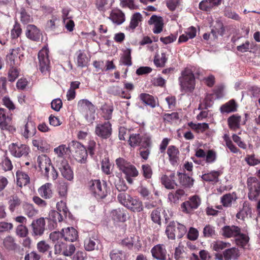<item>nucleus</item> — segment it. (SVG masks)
Wrapping results in <instances>:
<instances>
[{"label":"nucleus","instance_id":"nucleus-13","mask_svg":"<svg viewBox=\"0 0 260 260\" xmlns=\"http://www.w3.org/2000/svg\"><path fill=\"white\" fill-rule=\"evenodd\" d=\"M57 167L60 170L62 176L68 180L71 181L74 177L73 172L67 160L58 161Z\"/></svg>","mask_w":260,"mask_h":260},{"label":"nucleus","instance_id":"nucleus-48","mask_svg":"<svg viewBox=\"0 0 260 260\" xmlns=\"http://www.w3.org/2000/svg\"><path fill=\"white\" fill-rule=\"evenodd\" d=\"M77 106L80 111L84 112L93 107L94 106L88 100L82 99L78 102Z\"/></svg>","mask_w":260,"mask_h":260},{"label":"nucleus","instance_id":"nucleus-31","mask_svg":"<svg viewBox=\"0 0 260 260\" xmlns=\"http://www.w3.org/2000/svg\"><path fill=\"white\" fill-rule=\"evenodd\" d=\"M16 176L17 184L20 187L25 186L29 183V177L26 173L19 170L17 171Z\"/></svg>","mask_w":260,"mask_h":260},{"label":"nucleus","instance_id":"nucleus-39","mask_svg":"<svg viewBox=\"0 0 260 260\" xmlns=\"http://www.w3.org/2000/svg\"><path fill=\"white\" fill-rule=\"evenodd\" d=\"M231 246V244L229 242H223L220 240L213 241L211 244V248L213 250L219 252L226 248Z\"/></svg>","mask_w":260,"mask_h":260},{"label":"nucleus","instance_id":"nucleus-24","mask_svg":"<svg viewBox=\"0 0 260 260\" xmlns=\"http://www.w3.org/2000/svg\"><path fill=\"white\" fill-rule=\"evenodd\" d=\"M25 34L28 38L34 41L39 40L40 37V30L35 25L32 24L27 26Z\"/></svg>","mask_w":260,"mask_h":260},{"label":"nucleus","instance_id":"nucleus-51","mask_svg":"<svg viewBox=\"0 0 260 260\" xmlns=\"http://www.w3.org/2000/svg\"><path fill=\"white\" fill-rule=\"evenodd\" d=\"M247 164L251 166H254L260 164V157L254 154H247L245 157Z\"/></svg>","mask_w":260,"mask_h":260},{"label":"nucleus","instance_id":"nucleus-10","mask_svg":"<svg viewBox=\"0 0 260 260\" xmlns=\"http://www.w3.org/2000/svg\"><path fill=\"white\" fill-rule=\"evenodd\" d=\"M201 204V200L197 196H193L189 198L188 201L181 204L182 211L187 214H190L197 209Z\"/></svg>","mask_w":260,"mask_h":260},{"label":"nucleus","instance_id":"nucleus-5","mask_svg":"<svg viewBox=\"0 0 260 260\" xmlns=\"http://www.w3.org/2000/svg\"><path fill=\"white\" fill-rule=\"evenodd\" d=\"M23 50L24 48L22 47L11 49L10 53L6 56L7 63L10 67L19 65L24 56Z\"/></svg>","mask_w":260,"mask_h":260},{"label":"nucleus","instance_id":"nucleus-37","mask_svg":"<svg viewBox=\"0 0 260 260\" xmlns=\"http://www.w3.org/2000/svg\"><path fill=\"white\" fill-rule=\"evenodd\" d=\"M139 98L144 103L153 108L156 106L157 103L153 96L145 93H141Z\"/></svg>","mask_w":260,"mask_h":260},{"label":"nucleus","instance_id":"nucleus-62","mask_svg":"<svg viewBox=\"0 0 260 260\" xmlns=\"http://www.w3.org/2000/svg\"><path fill=\"white\" fill-rule=\"evenodd\" d=\"M95 106L86 111L85 114V118L89 123H92L95 119Z\"/></svg>","mask_w":260,"mask_h":260},{"label":"nucleus","instance_id":"nucleus-56","mask_svg":"<svg viewBox=\"0 0 260 260\" xmlns=\"http://www.w3.org/2000/svg\"><path fill=\"white\" fill-rule=\"evenodd\" d=\"M132 197L125 192H121L118 194L117 199L118 201L125 207H127Z\"/></svg>","mask_w":260,"mask_h":260},{"label":"nucleus","instance_id":"nucleus-49","mask_svg":"<svg viewBox=\"0 0 260 260\" xmlns=\"http://www.w3.org/2000/svg\"><path fill=\"white\" fill-rule=\"evenodd\" d=\"M116 165L120 171L124 173L131 165V162L122 157H119L115 160Z\"/></svg>","mask_w":260,"mask_h":260},{"label":"nucleus","instance_id":"nucleus-23","mask_svg":"<svg viewBox=\"0 0 260 260\" xmlns=\"http://www.w3.org/2000/svg\"><path fill=\"white\" fill-rule=\"evenodd\" d=\"M6 110L0 108V128L3 130L10 131L11 126L9 125L10 118L6 115Z\"/></svg>","mask_w":260,"mask_h":260},{"label":"nucleus","instance_id":"nucleus-36","mask_svg":"<svg viewBox=\"0 0 260 260\" xmlns=\"http://www.w3.org/2000/svg\"><path fill=\"white\" fill-rule=\"evenodd\" d=\"M109 92L110 94L116 96H119L123 99H129L131 98L129 93H127L125 91L122 90L118 86H113L110 87Z\"/></svg>","mask_w":260,"mask_h":260},{"label":"nucleus","instance_id":"nucleus-34","mask_svg":"<svg viewBox=\"0 0 260 260\" xmlns=\"http://www.w3.org/2000/svg\"><path fill=\"white\" fill-rule=\"evenodd\" d=\"M237 199V197L235 193H227L221 198V202L223 206L229 207L232 206L233 202H235Z\"/></svg>","mask_w":260,"mask_h":260},{"label":"nucleus","instance_id":"nucleus-54","mask_svg":"<svg viewBox=\"0 0 260 260\" xmlns=\"http://www.w3.org/2000/svg\"><path fill=\"white\" fill-rule=\"evenodd\" d=\"M124 253L118 249H114L110 252L111 260H124Z\"/></svg>","mask_w":260,"mask_h":260},{"label":"nucleus","instance_id":"nucleus-42","mask_svg":"<svg viewBox=\"0 0 260 260\" xmlns=\"http://www.w3.org/2000/svg\"><path fill=\"white\" fill-rule=\"evenodd\" d=\"M185 194L184 190L179 189L175 192H171L168 194V200L170 202L176 203Z\"/></svg>","mask_w":260,"mask_h":260},{"label":"nucleus","instance_id":"nucleus-14","mask_svg":"<svg viewBox=\"0 0 260 260\" xmlns=\"http://www.w3.org/2000/svg\"><path fill=\"white\" fill-rule=\"evenodd\" d=\"M151 253L153 258L157 260H167V251L163 244H157L153 246Z\"/></svg>","mask_w":260,"mask_h":260},{"label":"nucleus","instance_id":"nucleus-55","mask_svg":"<svg viewBox=\"0 0 260 260\" xmlns=\"http://www.w3.org/2000/svg\"><path fill=\"white\" fill-rule=\"evenodd\" d=\"M25 214L30 218H32L38 213L37 211L34 208L33 205L30 204H26L23 207Z\"/></svg>","mask_w":260,"mask_h":260},{"label":"nucleus","instance_id":"nucleus-59","mask_svg":"<svg viewBox=\"0 0 260 260\" xmlns=\"http://www.w3.org/2000/svg\"><path fill=\"white\" fill-rule=\"evenodd\" d=\"M66 247V243H64L63 241L61 242H57V243L54 244V254L56 255L60 254H63V252L64 250Z\"/></svg>","mask_w":260,"mask_h":260},{"label":"nucleus","instance_id":"nucleus-64","mask_svg":"<svg viewBox=\"0 0 260 260\" xmlns=\"http://www.w3.org/2000/svg\"><path fill=\"white\" fill-rule=\"evenodd\" d=\"M123 173L125 175V176L136 177L139 175V171L137 170L135 166L131 164V165L129 166L127 169H126Z\"/></svg>","mask_w":260,"mask_h":260},{"label":"nucleus","instance_id":"nucleus-52","mask_svg":"<svg viewBox=\"0 0 260 260\" xmlns=\"http://www.w3.org/2000/svg\"><path fill=\"white\" fill-rule=\"evenodd\" d=\"M5 247L9 250H14L17 248V244L14 238L11 236H7L4 240Z\"/></svg>","mask_w":260,"mask_h":260},{"label":"nucleus","instance_id":"nucleus-2","mask_svg":"<svg viewBox=\"0 0 260 260\" xmlns=\"http://www.w3.org/2000/svg\"><path fill=\"white\" fill-rule=\"evenodd\" d=\"M179 85L181 91L192 92L195 87V78L191 69H185L181 72V76L179 78Z\"/></svg>","mask_w":260,"mask_h":260},{"label":"nucleus","instance_id":"nucleus-18","mask_svg":"<svg viewBox=\"0 0 260 260\" xmlns=\"http://www.w3.org/2000/svg\"><path fill=\"white\" fill-rule=\"evenodd\" d=\"M149 25H153V32L155 34L160 33L162 30L164 22L161 17L153 15L148 21Z\"/></svg>","mask_w":260,"mask_h":260},{"label":"nucleus","instance_id":"nucleus-30","mask_svg":"<svg viewBox=\"0 0 260 260\" xmlns=\"http://www.w3.org/2000/svg\"><path fill=\"white\" fill-rule=\"evenodd\" d=\"M224 260H233L237 259L240 256V252L236 247L226 248L223 251Z\"/></svg>","mask_w":260,"mask_h":260},{"label":"nucleus","instance_id":"nucleus-3","mask_svg":"<svg viewBox=\"0 0 260 260\" xmlns=\"http://www.w3.org/2000/svg\"><path fill=\"white\" fill-rule=\"evenodd\" d=\"M186 231V228L183 224L172 221L167 226L166 234L169 239L174 240L176 237L179 239L183 237Z\"/></svg>","mask_w":260,"mask_h":260},{"label":"nucleus","instance_id":"nucleus-1","mask_svg":"<svg viewBox=\"0 0 260 260\" xmlns=\"http://www.w3.org/2000/svg\"><path fill=\"white\" fill-rule=\"evenodd\" d=\"M241 229L236 225H225L221 229V234L224 238L236 237L237 245L244 247L247 245L249 238L247 234L242 233Z\"/></svg>","mask_w":260,"mask_h":260},{"label":"nucleus","instance_id":"nucleus-7","mask_svg":"<svg viewBox=\"0 0 260 260\" xmlns=\"http://www.w3.org/2000/svg\"><path fill=\"white\" fill-rule=\"evenodd\" d=\"M49 50L43 47L38 53V58L39 63V69L43 74H46L50 69V60L48 56Z\"/></svg>","mask_w":260,"mask_h":260},{"label":"nucleus","instance_id":"nucleus-63","mask_svg":"<svg viewBox=\"0 0 260 260\" xmlns=\"http://www.w3.org/2000/svg\"><path fill=\"white\" fill-rule=\"evenodd\" d=\"M68 186L66 183H61L57 187V191L59 197L64 199L67 195Z\"/></svg>","mask_w":260,"mask_h":260},{"label":"nucleus","instance_id":"nucleus-28","mask_svg":"<svg viewBox=\"0 0 260 260\" xmlns=\"http://www.w3.org/2000/svg\"><path fill=\"white\" fill-rule=\"evenodd\" d=\"M220 175V172L219 171H213L203 174L201 178L204 181L212 182L213 184H214L219 181L218 177Z\"/></svg>","mask_w":260,"mask_h":260},{"label":"nucleus","instance_id":"nucleus-16","mask_svg":"<svg viewBox=\"0 0 260 260\" xmlns=\"http://www.w3.org/2000/svg\"><path fill=\"white\" fill-rule=\"evenodd\" d=\"M167 155L169 157V160L170 164L176 166L179 162L180 152L178 149L174 145L169 146L167 151Z\"/></svg>","mask_w":260,"mask_h":260},{"label":"nucleus","instance_id":"nucleus-44","mask_svg":"<svg viewBox=\"0 0 260 260\" xmlns=\"http://www.w3.org/2000/svg\"><path fill=\"white\" fill-rule=\"evenodd\" d=\"M21 201L16 194L11 196L8 201L9 209L12 212H14L16 208L19 206Z\"/></svg>","mask_w":260,"mask_h":260},{"label":"nucleus","instance_id":"nucleus-46","mask_svg":"<svg viewBox=\"0 0 260 260\" xmlns=\"http://www.w3.org/2000/svg\"><path fill=\"white\" fill-rule=\"evenodd\" d=\"M168 60L166 54L162 52L160 55L156 54L154 58V63L157 67H163Z\"/></svg>","mask_w":260,"mask_h":260},{"label":"nucleus","instance_id":"nucleus-47","mask_svg":"<svg viewBox=\"0 0 260 260\" xmlns=\"http://www.w3.org/2000/svg\"><path fill=\"white\" fill-rule=\"evenodd\" d=\"M142 136L139 134H132L128 136V144L131 147H135L141 144Z\"/></svg>","mask_w":260,"mask_h":260},{"label":"nucleus","instance_id":"nucleus-9","mask_svg":"<svg viewBox=\"0 0 260 260\" xmlns=\"http://www.w3.org/2000/svg\"><path fill=\"white\" fill-rule=\"evenodd\" d=\"M9 150L13 156L17 158L25 157L30 152L27 145L20 143H12L9 146Z\"/></svg>","mask_w":260,"mask_h":260},{"label":"nucleus","instance_id":"nucleus-61","mask_svg":"<svg viewBox=\"0 0 260 260\" xmlns=\"http://www.w3.org/2000/svg\"><path fill=\"white\" fill-rule=\"evenodd\" d=\"M16 233L19 237L25 238L27 236L28 231L26 226L23 224H20L16 228Z\"/></svg>","mask_w":260,"mask_h":260},{"label":"nucleus","instance_id":"nucleus-58","mask_svg":"<svg viewBox=\"0 0 260 260\" xmlns=\"http://www.w3.org/2000/svg\"><path fill=\"white\" fill-rule=\"evenodd\" d=\"M203 235L206 238L212 237L215 235L214 227L210 225H206L203 229Z\"/></svg>","mask_w":260,"mask_h":260},{"label":"nucleus","instance_id":"nucleus-57","mask_svg":"<svg viewBox=\"0 0 260 260\" xmlns=\"http://www.w3.org/2000/svg\"><path fill=\"white\" fill-rule=\"evenodd\" d=\"M49 238L53 243L61 242L63 239V232L61 231H54L50 234Z\"/></svg>","mask_w":260,"mask_h":260},{"label":"nucleus","instance_id":"nucleus-33","mask_svg":"<svg viewBox=\"0 0 260 260\" xmlns=\"http://www.w3.org/2000/svg\"><path fill=\"white\" fill-rule=\"evenodd\" d=\"M251 209L248 202H244L242 209L237 214L236 217L239 219L244 220L245 218L250 216Z\"/></svg>","mask_w":260,"mask_h":260},{"label":"nucleus","instance_id":"nucleus-53","mask_svg":"<svg viewBox=\"0 0 260 260\" xmlns=\"http://www.w3.org/2000/svg\"><path fill=\"white\" fill-rule=\"evenodd\" d=\"M19 71L16 66L10 67L8 73V79L10 82H14L19 76Z\"/></svg>","mask_w":260,"mask_h":260},{"label":"nucleus","instance_id":"nucleus-35","mask_svg":"<svg viewBox=\"0 0 260 260\" xmlns=\"http://www.w3.org/2000/svg\"><path fill=\"white\" fill-rule=\"evenodd\" d=\"M127 208L134 212H139L143 210L142 203L138 199L131 198Z\"/></svg>","mask_w":260,"mask_h":260},{"label":"nucleus","instance_id":"nucleus-22","mask_svg":"<svg viewBox=\"0 0 260 260\" xmlns=\"http://www.w3.org/2000/svg\"><path fill=\"white\" fill-rule=\"evenodd\" d=\"M109 18L113 23L120 25L125 21V15L119 9L113 10L110 15Z\"/></svg>","mask_w":260,"mask_h":260},{"label":"nucleus","instance_id":"nucleus-20","mask_svg":"<svg viewBox=\"0 0 260 260\" xmlns=\"http://www.w3.org/2000/svg\"><path fill=\"white\" fill-rule=\"evenodd\" d=\"M121 243L122 245L129 249L134 246L137 249L139 250L141 246L139 237L136 235H133L123 239Z\"/></svg>","mask_w":260,"mask_h":260},{"label":"nucleus","instance_id":"nucleus-45","mask_svg":"<svg viewBox=\"0 0 260 260\" xmlns=\"http://www.w3.org/2000/svg\"><path fill=\"white\" fill-rule=\"evenodd\" d=\"M188 126L193 130L197 133H203L209 128L208 124L206 123H195L190 122L188 123Z\"/></svg>","mask_w":260,"mask_h":260},{"label":"nucleus","instance_id":"nucleus-11","mask_svg":"<svg viewBox=\"0 0 260 260\" xmlns=\"http://www.w3.org/2000/svg\"><path fill=\"white\" fill-rule=\"evenodd\" d=\"M111 125L109 121L98 124L95 128V133L103 139H107L111 135Z\"/></svg>","mask_w":260,"mask_h":260},{"label":"nucleus","instance_id":"nucleus-8","mask_svg":"<svg viewBox=\"0 0 260 260\" xmlns=\"http://www.w3.org/2000/svg\"><path fill=\"white\" fill-rule=\"evenodd\" d=\"M247 184L249 190V199L256 200L260 193V181L256 177H249L247 180Z\"/></svg>","mask_w":260,"mask_h":260},{"label":"nucleus","instance_id":"nucleus-21","mask_svg":"<svg viewBox=\"0 0 260 260\" xmlns=\"http://www.w3.org/2000/svg\"><path fill=\"white\" fill-rule=\"evenodd\" d=\"M62 232H63V240L65 241L73 242L76 241L78 239V232L73 227L62 229Z\"/></svg>","mask_w":260,"mask_h":260},{"label":"nucleus","instance_id":"nucleus-25","mask_svg":"<svg viewBox=\"0 0 260 260\" xmlns=\"http://www.w3.org/2000/svg\"><path fill=\"white\" fill-rule=\"evenodd\" d=\"M126 210L123 208L113 210L111 215L113 219L117 222H124L126 219Z\"/></svg>","mask_w":260,"mask_h":260},{"label":"nucleus","instance_id":"nucleus-12","mask_svg":"<svg viewBox=\"0 0 260 260\" xmlns=\"http://www.w3.org/2000/svg\"><path fill=\"white\" fill-rule=\"evenodd\" d=\"M45 221L44 218L41 217L34 220L30 225L34 237L42 236L45 231Z\"/></svg>","mask_w":260,"mask_h":260},{"label":"nucleus","instance_id":"nucleus-38","mask_svg":"<svg viewBox=\"0 0 260 260\" xmlns=\"http://www.w3.org/2000/svg\"><path fill=\"white\" fill-rule=\"evenodd\" d=\"M77 66L83 68L87 66L88 58L83 51L80 50L76 52Z\"/></svg>","mask_w":260,"mask_h":260},{"label":"nucleus","instance_id":"nucleus-43","mask_svg":"<svg viewBox=\"0 0 260 260\" xmlns=\"http://www.w3.org/2000/svg\"><path fill=\"white\" fill-rule=\"evenodd\" d=\"M69 147H67L66 145H60L56 148L54 149V152L57 155L58 160H56V164L58 161H62L66 160L63 158V156L66 154L68 150Z\"/></svg>","mask_w":260,"mask_h":260},{"label":"nucleus","instance_id":"nucleus-29","mask_svg":"<svg viewBox=\"0 0 260 260\" xmlns=\"http://www.w3.org/2000/svg\"><path fill=\"white\" fill-rule=\"evenodd\" d=\"M238 105L233 99L230 100L225 104L222 105L220 108V112L223 113H231L236 112L237 110Z\"/></svg>","mask_w":260,"mask_h":260},{"label":"nucleus","instance_id":"nucleus-41","mask_svg":"<svg viewBox=\"0 0 260 260\" xmlns=\"http://www.w3.org/2000/svg\"><path fill=\"white\" fill-rule=\"evenodd\" d=\"M179 179L180 184L185 187H190L193 184V179L185 174L179 173Z\"/></svg>","mask_w":260,"mask_h":260},{"label":"nucleus","instance_id":"nucleus-19","mask_svg":"<svg viewBox=\"0 0 260 260\" xmlns=\"http://www.w3.org/2000/svg\"><path fill=\"white\" fill-rule=\"evenodd\" d=\"M175 175L174 173L169 175H164L161 178V182L162 185L168 189H173L177 186L175 180Z\"/></svg>","mask_w":260,"mask_h":260},{"label":"nucleus","instance_id":"nucleus-26","mask_svg":"<svg viewBox=\"0 0 260 260\" xmlns=\"http://www.w3.org/2000/svg\"><path fill=\"white\" fill-rule=\"evenodd\" d=\"M23 129L22 135L26 139L32 137L36 132V126L32 121H28L24 126Z\"/></svg>","mask_w":260,"mask_h":260},{"label":"nucleus","instance_id":"nucleus-50","mask_svg":"<svg viewBox=\"0 0 260 260\" xmlns=\"http://www.w3.org/2000/svg\"><path fill=\"white\" fill-rule=\"evenodd\" d=\"M22 34V29L20 24L17 22H15L13 27L11 31V37L12 38V42L13 43L15 39H17Z\"/></svg>","mask_w":260,"mask_h":260},{"label":"nucleus","instance_id":"nucleus-60","mask_svg":"<svg viewBox=\"0 0 260 260\" xmlns=\"http://www.w3.org/2000/svg\"><path fill=\"white\" fill-rule=\"evenodd\" d=\"M37 248L39 252L45 253L50 249V246L46 241L42 240L37 243Z\"/></svg>","mask_w":260,"mask_h":260},{"label":"nucleus","instance_id":"nucleus-4","mask_svg":"<svg viewBox=\"0 0 260 260\" xmlns=\"http://www.w3.org/2000/svg\"><path fill=\"white\" fill-rule=\"evenodd\" d=\"M73 152V156L75 159L81 164H85L87 161V151L83 145L76 141H72L69 144Z\"/></svg>","mask_w":260,"mask_h":260},{"label":"nucleus","instance_id":"nucleus-40","mask_svg":"<svg viewBox=\"0 0 260 260\" xmlns=\"http://www.w3.org/2000/svg\"><path fill=\"white\" fill-rule=\"evenodd\" d=\"M142 20V15L138 12L135 13L131 17L129 24L127 27L129 30H134L139 24V23Z\"/></svg>","mask_w":260,"mask_h":260},{"label":"nucleus","instance_id":"nucleus-17","mask_svg":"<svg viewBox=\"0 0 260 260\" xmlns=\"http://www.w3.org/2000/svg\"><path fill=\"white\" fill-rule=\"evenodd\" d=\"M100 241L97 236L93 235L86 238L84 242L85 249L88 251L99 249Z\"/></svg>","mask_w":260,"mask_h":260},{"label":"nucleus","instance_id":"nucleus-6","mask_svg":"<svg viewBox=\"0 0 260 260\" xmlns=\"http://www.w3.org/2000/svg\"><path fill=\"white\" fill-rule=\"evenodd\" d=\"M89 187L90 191L96 199H103L107 196L106 183L104 181L102 183L100 180H92Z\"/></svg>","mask_w":260,"mask_h":260},{"label":"nucleus","instance_id":"nucleus-32","mask_svg":"<svg viewBox=\"0 0 260 260\" xmlns=\"http://www.w3.org/2000/svg\"><path fill=\"white\" fill-rule=\"evenodd\" d=\"M241 117L238 114H234L228 119L229 127L233 130L240 128Z\"/></svg>","mask_w":260,"mask_h":260},{"label":"nucleus","instance_id":"nucleus-15","mask_svg":"<svg viewBox=\"0 0 260 260\" xmlns=\"http://www.w3.org/2000/svg\"><path fill=\"white\" fill-rule=\"evenodd\" d=\"M37 162L40 170L45 171V175L48 176V173L52 168L50 159L46 155H39L37 158Z\"/></svg>","mask_w":260,"mask_h":260},{"label":"nucleus","instance_id":"nucleus-27","mask_svg":"<svg viewBox=\"0 0 260 260\" xmlns=\"http://www.w3.org/2000/svg\"><path fill=\"white\" fill-rule=\"evenodd\" d=\"M51 186L52 184L49 183H46L43 185L38 189L39 194L45 199L51 198L53 194Z\"/></svg>","mask_w":260,"mask_h":260}]
</instances>
